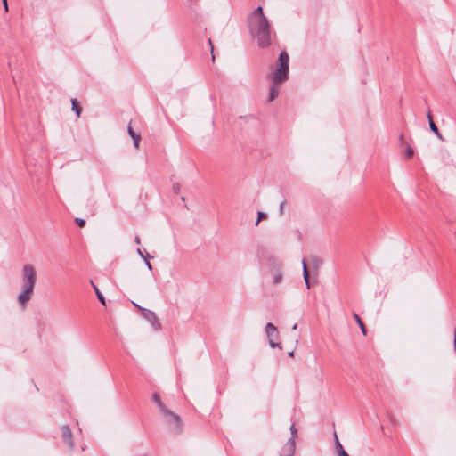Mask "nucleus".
I'll list each match as a JSON object with an SVG mask.
<instances>
[{"instance_id": "412c9836", "label": "nucleus", "mask_w": 456, "mask_h": 456, "mask_svg": "<svg viewBox=\"0 0 456 456\" xmlns=\"http://www.w3.org/2000/svg\"><path fill=\"white\" fill-rule=\"evenodd\" d=\"M258 218H257V221H256V224H258V223L260 222L261 219H264V218H266L267 217V215L264 212H258Z\"/></svg>"}, {"instance_id": "f3484780", "label": "nucleus", "mask_w": 456, "mask_h": 456, "mask_svg": "<svg viewBox=\"0 0 456 456\" xmlns=\"http://www.w3.org/2000/svg\"><path fill=\"white\" fill-rule=\"evenodd\" d=\"M428 119H429V126H430V129H431L435 134H438L439 130H438L437 126H436V124L434 123V121H433V119H432L431 113H428Z\"/></svg>"}, {"instance_id": "0eeeda50", "label": "nucleus", "mask_w": 456, "mask_h": 456, "mask_svg": "<svg viewBox=\"0 0 456 456\" xmlns=\"http://www.w3.org/2000/svg\"><path fill=\"white\" fill-rule=\"evenodd\" d=\"M296 444L293 438H289L281 448L280 456H293L295 453Z\"/></svg>"}, {"instance_id": "4468645a", "label": "nucleus", "mask_w": 456, "mask_h": 456, "mask_svg": "<svg viewBox=\"0 0 456 456\" xmlns=\"http://www.w3.org/2000/svg\"><path fill=\"white\" fill-rule=\"evenodd\" d=\"M71 103H72V110L76 112L77 117V118L80 117L82 108L78 105L77 99H72Z\"/></svg>"}, {"instance_id": "f8f14e48", "label": "nucleus", "mask_w": 456, "mask_h": 456, "mask_svg": "<svg viewBox=\"0 0 456 456\" xmlns=\"http://www.w3.org/2000/svg\"><path fill=\"white\" fill-rule=\"evenodd\" d=\"M334 437L336 440V451L338 456H349L348 453L343 449L342 444L338 441V436L336 433H334Z\"/></svg>"}, {"instance_id": "5701e85b", "label": "nucleus", "mask_w": 456, "mask_h": 456, "mask_svg": "<svg viewBox=\"0 0 456 456\" xmlns=\"http://www.w3.org/2000/svg\"><path fill=\"white\" fill-rule=\"evenodd\" d=\"M285 204H286V202H285V201H282V202L280 204V214H281V215H282V214H283L284 208H285Z\"/></svg>"}, {"instance_id": "9d476101", "label": "nucleus", "mask_w": 456, "mask_h": 456, "mask_svg": "<svg viewBox=\"0 0 456 456\" xmlns=\"http://www.w3.org/2000/svg\"><path fill=\"white\" fill-rule=\"evenodd\" d=\"M127 131H128V134L131 136V138L134 140V146L136 149H138L139 148V143H140V141H141L140 134H137V133H135L133 130V128L131 126V124L128 125Z\"/></svg>"}, {"instance_id": "20e7f679", "label": "nucleus", "mask_w": 456, "mask_h": 456, "mask_svg": "<svg viewBox=\"0 0 456 456\" xmlns=\"http://www.w3.org/2000/svg\"><path fill=\"white\" fill-rule=\"evenodd\" d=\"M153 401L158 404L160 411L169 419V423L174 424V428L179 430L181 428V420L178 415L168 410L165 404L161 402L160 396L158 394L152 395Z\"/></svg>"}, {"instance_id": "6ab92c4d", "label": "nucleus", "mask_w": 456, "mask_h": 456, "mask_svg": "<svg viewBox=\"0 0 456 456\" xmlns=\"http://www.w3.org/2000/svg\"><path fill=\"white\" fill-rule=\"evenodd\" d=\"M172 189L175 193L178 194L181 191V184L178 183H174Z\"/></svg>"}, {"instance_id": "cd10ccee", "label": "nucleus", "mask_w": 456, "mask_h": 456, "mask_svg": "<svg viewBox=\"0 0 456 456\" xmlns=\"http://www.w3.org/2000/svg\"><path fill=\"white\" fill-rule=\"evenodd\" d=\"M209 44H211V40H209ZM211 52L213 53V46H211ZM212 60L213 61L215 60V56L213 53H212Z\"/></svg>"}, {"instance_id": "7ed1b4c3", "label": "nucleus", "mask_w": 456, "mask_h": 456, "mask_svg": "<svg viewBox=\"0 0 456 456\" xmlns=\"http://www.w3.org/2000/svg\"><path fill=\"white\" fill-rule=\"evenodd\" d=\"M37 281V273L30 264L24 265L21 270L22 291L18 295V303L25 308L31 299Z\"/></svg>"}, {"instance_id": "bb28decb", "label": "nucleus", "mask_w": 456, "mask_h": 456, "mask_svg": "<svg viewBox=\"0 0 456 456\" xmlns=\"http://www.w3.org/2000/svg\"><path fill=\"white\" fill-rule=\"evenodd\" d=\"M436 134V136H437L441 141H444V137L442 136V134H441V133H440V132H438V134Z\"/></svg>"}, {"instance_id": "f03ea898", "label": "nucleus", "mask_w": 456, "mask_h": 456, "mask_svg": "<svg viewBox=\"0 0 456 456\" xmlns=\"http://www.w3.org/2000/svg\"><path fill=\"white\" fill-rule=\"evenodd\" d=\"M289 57L286 51L280 53L276 67L268 74V79L272 82L269 92V102L275 100L280 92V85L285 82L289 77Z\"/></svg>"}, {"instance_id": "423d86ee", "label": "nucleus", "mask_w": 456, "mask_h": 456, "mask_svg": "<svg viewBox=\"0 0 456 456\" xmlns=\"http://www.w3.org/2000/svg\"><path fill=\"white\" fill-rule=\"evenodd\" d=\"M265 333L269 339V345L271 347L281 348L279 343L275 342L279 338V332L277 328L273 323H267L265 326Z\"/></svg>"}, {"instance_id": "b1692460", "label": "nucleus", "mask_w": 456, "mask_h": 456, "mask_svg": "<svg viewBox=\"0 0 456 456\" xmlns=\"http://www.w3.org/2000/svg\"><path fill=\"white\" fill-rule=\"evenodd\" d=\"M145 264H146V266L147 268L151 271L152 270V265L148 261V258L145 259Z\"/></svg>"}, {"instance_id": "c85d7f7f", "label": "nucleus", "mask_w": 456, "mask_h": 456, "mask_svg": "<svg viewBox=\"0 0 456 456\" xmlns=\"http://www.w3.org/2000/svg\"><path fill=\"white\" fill-rule=\"evenodd\" d=\"M297 324H294L292 327L293 330H297Z\"/></svg>"}, {"instance_id": "ddd939ff", "label": "nucleus", "mask_w": 456, "mask_h": 456, "mask_svg": "<svg viewBox=\"0 0 456 456\" xmlns=\"http://www.w3.org/2000/svg\"><path fill=\"white\" fill-rule=\"evenodd\" d=\"M302 264H303V276H304V279L305 281L306 287H307V289H309L310 288V284H309V273H308V270H307V266H306L305 261L303 260Z\"/></svg>"}, {"instance_id": "a211bd4d", "label": "nucleus", "mask_w": 456, "mask_h": 456, "mask_svg": "<svg viewBox=\"0 0 456 456\" xmlns=\"http://www.w3.org/2000/svg\"><path fill=\"white\" fill-rule=\"evenodd\" d=\"M290 433H291V437L290 438H293V440L295 441V438L297 436V428L295 427V424L291 425V427H290Z\"/></svg>"}, {"instance_id": "39448f33", "label": "nucleus", "mask_w": 456, "mask_h": 456, "mask_svg": "<svg viewBox=\"0 0 456 456\" xmlns=\"http://www.w3.org/2000/svg\"><path fill=\"white\" fill-rule=\"evenodd\" d=\"M268 265L270 273L273 276L272 283L273 285L280 284L283 278L281 263L275 258H270L268 260Z\"/></svg>"}, {"instance_id": "dca6fc26", "label": "nucleus", "mask_w": 456, "mask_h": 456, "mask_svg": "<svg viewBox=\"0 0 456 456\" xmlns=\"http://www.w3.org/2000/svg\"><path fill=\"white\" fill-rule=\"evenodd\" d=\"M92 285L94 286V291L96 293V296L98 297V299L100 300V302L105 305L106 302H105V298L103 297V295L100 292V290L98 289V288L94 284L93 281H91Z\"/></svg>"}, {"instance_id": "4be33fe9", "label": "nucleus", "mask_w": 456, "mask_h": 456, "mask_svg": "<svg viewBox=\"0 0 456 456\" xmlns=\"http://www.w3.org/2000/svg\"><path fill=\"white\" fill-rule=\"evenodd\" d=\"M137 254L143 259L151 257L149 254H146V256H144L141 248H137Z\"/></svg>"}, {"instance_id": "a878e982", "label": "nucleus", "mask_w": 456, "mask_h": 456, "mask_svg": "<svg viewBox=\"0 0 456 456\" xmlns=\"http://www.w3.org/2000/svg\"><path fill=\"white\" fill-rule=\"evenodd\" d=\"M134 242H135L137 245H140V244H141V240H140V238H139L138 236H136V237L134 238Z\"/></svg>"}, {"instance_id": "393cba45", "label": "nucleus", "mask_w": 456, "mask_h": 456, "mask_svg": "<svg viewBox=\"0 0 456 456\" xmlns=\"http://www.w3.org/2000/svg\"><path fill=\"white\" fill-rule=\"evenodd\" d=\"M2 1H3L4 7V11H5V12H8V4H7V0H2Z\"/></svg>"}, {"instance_id": "6e6552de", "label": "nucleus", "mask_w": 456, "mask_h": 456, "mask_svg": "<svg viewBox=\"0 0 456 456\" xmlns=\"http://www.w3.org/2000/svg\"><path fill=\"white\" fill-rule=\"evenodd\" d=\"M401 147L404 149L403 154L406 159H411L414 154V150L411 147V145L405 141L404 136L403 134L399 137Z\"/></svg>"}, {"instance_id": "f257e3e1", "label": "nucleus", "mask_w": 456, "mask_h": 456, "mask_svg": "<svg viewBox=\"0 0 456 456\" xmlns=\"http://www.w3.org/2000/svg\"><path fill=\"white\" fill-rule=\"evenodd\" d=\"M248 27L260 47L264 48L271 44L270 24L261 6L255 9L249 15Z\"/></svg>"}, {"instance_id": "1a4fd4ad", "label": "nucleus", "mask_w": 456, "mask_h": 456, "mask_svg": "<svg viewBox=\"0 0 456 456\" xmlns=\"http://www.w3.org/2000/svg\"><path fill=\"white\" fill-rule=\"evenodd\" d=\"M61 433L63 439L68 443L70 448L74 447L73 442L71 440V431L68 426H63L61 428Z\"/></svg>"}, {"instance_id": "aec40b11", "label": "nucleus", "mask_w": 456, "mask_h": 456, "mask_svg": "<svg viewBox=\"0 0 456 456\" xmlns=\"http://www.w3.org/2000/svg\"><path fill=\"white\" fill-rule=\"evenodd\" d=\"M76 223L79 227H84L86 225V220L82 218H76Z\"/></svg>"}, {"instance_id": "2eb2a0df", "label": "nucleus", "mask_w": 456, "mask_h": 456, "mask_svg": "<svg viewBox=\"0 0 456 456\" xmlns=\"http://www.w3.org/2000/svg\"><path fill=\"white\" fill-rule=\"evenodd\" d=\"M354 318L356 321V322L359 325V327L361 328V330H362V334L366 335L367 331H366L365 326H364L362 321L361 320V318L359 317V315L354 313Z\"/></svg>"}, {"instance_id": "9b49d317", "label": "nucleus", "mask_w": 456, "mask_h": 456, "mask_svg": "<svg viewBox=\"0 0 456 456\" xmlns=\"http://www.w3.org/2000/svg\"><path fill=\"white\" fill-rule=\"evenodd\" d=\"M142 315L144 318H146L149 322H151L153 325L156 324L158 322V318L155 314V313H153L152 311L151 310H147V309H142Z\"/></svg>"}]
</instances>
